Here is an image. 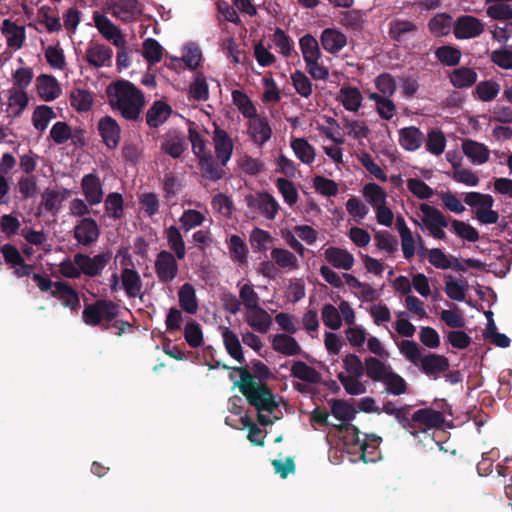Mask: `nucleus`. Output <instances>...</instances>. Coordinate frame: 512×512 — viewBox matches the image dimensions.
I'll list each match as a JSON object with an SVG mask.
<instances>
[{
  "instance_id": "nucleus-1",
  "label": "nucleus",
  "mask_w": 512,
  "mask_h": 512,
  "mask_svg": "<svg viewBox=\"0 0 512 512\" xmlns=\"http://www.w3.org/2000/svg\"><path fill=\"white\" fill-rule=\"evenodd\" d=\"M106 95L112 109L119 111L123 118L130 121L140 118L145 100L133 83L124 79L113 81L107 86Z\"/></svg>"
},
{
  "instance_id": "nucleus-2",
  "label": "nucleus",
  "mask_w": 512,
  "mask_h": 512,
  "mask_svg": "<svg viewBox=\"0 0 512 512\" xmlns=\"http://www.w3.org/2000/svg\"><path fill=\"white\" fill-rule=\"evenodd\" d=\"M233 369L240 374V380H234V386L238 387L240 393L257 412L273 413L278 408L275 395L267 384L257 383L247 367Z\"/></svg>"
},
{
  "instance_id": "nucleus-3",
  "label": "nucleus",
  "mask_w": 512,
  "mask_h": 512,
  "mask_svg": "<svg viewBox=\"0 0 512 512\" xmlns=\"http://www.w3.org/2000/svg\"><path fill=\"white\" fill-rule=\"evenodd\" d=\"M119 313V306L111 300L99 299L87 304L82 312V320L89 326H98L102 321L111 322Z\"/></svg>"
},
{
  "instance_id": "nucleus-4",
  "label": "nucleus",
  "mask_w": 512,
  "mask_h": 512,
  "mask_svg": "<svg viewBox=\"0 0 512 512\" xmlns=\"http://www.w3.org/2000/svg\"><path fill=\"white\" fill-rule=\"evenodd\" d=\"M244 200L252 212H257L268 220H274L280 209L277 200L265 191L250 193L245 196Z\"/></svg>"
},
{
  "instance_id": "nucleus-5",
  "label": "nucleus",
  "mask_w": 512,
  "mask_h": 512,
  "mask_svg": "<svg viewBox=\"0 0 512 512\" xmlns=\"http://www.w3.org/2000/svg\"><path fill=\"white\" fill-rule=\"evenodd\" d=\"M420 211L423 213L422 222L430 234L435 239L445 240L444 228L449 225L446 216L439 209L427 203L420 204Z\"/></svg>"
},
{
  "instance_id": "nucleus-6",
  "label": "nucleus",
  "mask_w": 512,
  "mask_h": 512,
  "mask_svg": "<svg viewBox=\"0 0 512 512\" xmlns=\"http://www.w3.org/2000/svg\"><path fill=\"white\" fill-rule=\"evenodd\" d=\"M111 252H102L93 257L84 253L75 254V264L79 267L81 274L88 277L99 276L111 259Z\"/></svg>"
},
{
  "instance_id": "nucleus-7",
  "label": "nucleus",
  "mask_w": 512,
  "mask_h": 512,
  "mask_svg": "<svg viewBox=\"0 0 512 512\" xmlns=\"http://www.w3.org/2000/svg\"><path fill=\"white\" fill-rule=\"evenodd\" d=\"M107 10L123 22H132L141 16L143 6L138 0H108Z\"/></svg>"
},
{
  "instance_id": "nucleus-8",
  "label": "nucleus",
  "mask_w": 512,
  "mask_h": 512,
  "mask_svg": "<svg viewBox=\"0 0 512 512\" xmlns=\"http://www.w3.org/2000/svg\"><path fill=\"white\" fill-rule=\"evenodd\" d=\"M155 272L161 283L173 281L178 274L176 257L169 251H160L155 261Z\"/></svg>"
},
{
  "instance_id": "nucleus-9",
  "label": "nucleus",
  "mask_w": 512,
  "mask_h": 512,
  "mask_svg": "<svg viewBox=\"0 0 512 512\" xmlns=\"http://www.w3.org/2000/svg\"><path fill=\"white\" fill-rule=\"evenodd\" d=\"M99 236V226L93 218L84 217L74 227V238L83 246L92 245Z\"/></svg>"
},
{
  "instance_id": "nucleus-10",
  "label": "nucleus",
  "mask_w": 512,
  "mask_h": 512,
  "mask_svg": "<svg viewBox=\"0 0 512 512\" xmlns=\"http://www.w3.org/2000/svg\"><path fill=\"white\" fill-rule=\"evenodd\" d=\"M484 31L483 23L470 15L460 16L454 24V35L457 39H469L479 36Z\"/></svg>"
},
{
  "instance_id": "nucleus-11",
  "label": "nucleus",
  "mask_w": 512,
  "mask_h": 512,
  "mask_svg": "<svg viewBox=\"0 0 512 512\" xmlns=\"http://www.w3.org/2000/svg\"><path fill=\"white\" fill-rule=\"evenodd\" d=\"M98 131L109 149H116L121 138V128L111 116H104L98 122Z\"/></svg>"
},
{
  "instance_id": "nucleus-12",
  "label": "nucleus",
  "mask_w": 512,
  "mask_h": 512,
  "mask_svg": "<svg viewBox=\"0 0 512 512\" xmlns=\"http://www.w3.org/2000/svg\"><path fill=\"white\" fill-rule=\"evenodd\" d=\"M81 189L89 205L93 206L102 202L104 192L98 175L94 173L84 175L81 180Z\"/></svg>"
},
{
  "instance_id": "nucleus-13",
  "label": "nucleus",
  "mask_w": 512,
  "mask_h": 512,
  "mask_svg": "<svg viewBox=\"0 0 512 512\" xmlns=\"http://www.w3.org/2000/svg\"><path fill=\"white\" fill-rule=\"evenodd\" d=\"M420 370L430 378L437 379L441 373L449 369V360L444 355L429 353L422 357Z\"/></svg>"
},
{
  "instance_id": "nucleus-14",
  "label": "nucleus",
  "mask_w": 512,
  "mask_h": 512,
  "mask_svg": "<svg viewBox=\"0 0 512 512\" xmlns=\"http://www.w3.org/2000/svg\"><path fill=\"white\" fill-rule=\"evenodd\" d=\"M95 26L98 31L107 39L112 41L113 45L117 48H123L126 40L121 33V30L112 23L105 15H94Z\"/></svg>"
},
{
  "instance_id": "nucleus-15",
  "label": "nucleus",
  "mask_w": 512,
  "mask_h": 512,
  "mask_svg": "<svg viewBox=\"0 0 512 512\" xmlns=\"http://www.w3.org/2000/svg\"><path fill=\"white\" fill-rule=\"evenodd\" d=\"M113 51L104 44L91 43L86 49L85 60L90 66L101 68L111 66Z\"/></svg>"
},
{
  "instance_id": "nucleus-16",
  "label": "nucleus",
  "mask_w": 512,
  "mask_h": 512,
  "mask_svg": "<svg viewBox=\"0 0 512 512\" xmlns=\"http://www.w3.org/2000/svg\"><path fill=\"white\" fill-rule=\"evenodd\" d=\"M412 421L415 423V429H438L442 427L445 419L440 411L432 408H422L413 413Z\"/></svg>"
},
{
  "instance_id": "nucleus-17",
  "label": "nucleus",
  "mask_w": 512,
  "mask_h": 512,
  "mask_svg": "<svg viewBox=\"0 0 512 512\" xmlns=\"http://www.w3.org/2000/svg\"><path fill=\"white\" fill-rule=\"evenodd\" d=\"M213 141L217 159L221 166H226L233 153V142L230 136L225 130L216 128Z\"/></svg>"
},
{
  "instance_id": "nucleus-18",
  "label": "nucleus",
  "mask_w": 512,
  "mask_h": 512,
  "mask_svg": "<svg viewBox=\"0 0 512 512\" xmlns=\"http://www.w3.org/2000/svg\"><path fill=\"white\" fill-rule=\"evenodd\" d=\"M245 321L252 329L263 334L267 333L272 325L271 316L260 305L245 310Z\"/></svg>"
},
{
  "instance_id": "nucleus-19",
  "label": "nucleus",
  "mask_w": 512,
  "mask_h": 512,
  "mask_svg": "<svg viewBox=\"0 0 512 512\" xmlns=\"http://www.w3.org/2000/svg\"><path fill=\"white\" fill-rule=\"evenodd\" d=\"M51 295L62 301V304L72 311H77L80 308V299L77 291L66 282H55Z\"/></svg>"
},
{
  "instance_id": "nucleus-20",
  "label": "nucleus",
  "mask_w": 512,
  "mask_h": 512,
  "mask_svg": "<svg viewBox=\"0 0 512 512\" xmlns=\"http://www.w3.org/2000/svg\"><path fill=\"white\" fill-rule=\"evenodd\" d=\"M417 30V25L410 20L394 19L389 23L388 34L392 40L402 43L413 37Z\"/></svg>"
},
{
  "instance_id": "nucleus-21",
  "label": "nucleus",
  "mask_w": 512,
  "mask_h": 512,
  "mask_svg": "<svg viewBox=\"0 0 512 512\" xmlns=\"http://www.w3.org/2000/svg\"><path fill=\"white\" fill-rule=\"evenodd\" d=\"M320 41L323 49L330 54H337L347 45L346 35L335 28L324 29Z\"/></svg>"
},
{
  "instance_id": "nucleus-22",
  "label": "nucleus",
  "mask_w": 512,
  "mask_h": 512,
  "mask_svg": "<svg viewBox=\"0 0 512 512\" xmlns=\"http://www.w3.org/2000/svg\"><path fill=\"white\" fill-rule=\"evenodd\" d=\"M37 92L42 100L49 102L59 97L61 87L54 76L42 74L37 77Z\"/></svg>"
},
{
  "instance_id": "nucleus-23",
  "label": "nucleus",
  "mask_w": 512,
  "mask_h": 512,
  "mask_svg": "<svg viewBox=\"0 0 512 512\" xmlns=\"http://www.w3.org/2000/svg\"><path fill=\"white\" fill-rule=\"evenodd\" d=\"M2 33L7 40V46L14 49H20L26 40V31L24 26H19L10 19H5L1 27Z\"/></svg>"
},
{
  "instance_id": "nucleus-24",
  "label": "nucleus",
  "mask_w": 512,
  "mask_h": 512,
  "mask_svg": "<svg viewBox=\"0 0 512 512\" xmlns=\"http://www.w3.org/2000/svg\"><path fill=\"white\" fill-rule=\"evenodd\" d=\"M364 373L373 382H382L386 374L392 369L391 365L386 361H382L379 357L368 356L364 360Z\"/></svg>"
},
{
  "instance_id": "nucleus-25",
  "label": "nucleus",
  "mask_w": 512,
  "mask_h": 512,
  "mask_svg": "<svg viewBox=\"0 0 512 512\" xmlns=\"http://www.w3.org/2000/svg\"><path fill=\"white\" fill-rule=\"evenodd\" d=\"M337 100L346 110L357 112L362 105L363 96L357 87L342 86L339 90Z\"/></svg>"
},
{
  "instance_id": "nucleus-26",
  "label": "nucleus",
  "mask_w": 512,
  "mask_h": 512,
  "mask_svg": "<svg viewBox=\"0 0 512 512\" xmlns=\"http://www.w3.org/2000/svg\"><path fill=\"white\" fill-rule=\"evenodd\" d=\"M325 259L335 268L350 270L354 264L353 255L347 250L338 247H329L325 250Z\"/></svg>"
},
{
  "instance_id": "nucleus-27",
  "label": "nucleus",
  "mask_w": 512,
  "mask_h": 512,
  "mask_svg": "<svg viewBox=\"0 0 512 512\" xmlns=\"http://www.w3.org/2000/svg\"><path fill=\"white\" fill-rule=\"evenodd\" d=\"M272 347L276 352L285 356L298 355L302 351L296 339L285 333L276 334L273 336Z\"/></svg>"
},
{
  "instance_id": "nucleus-28",
  "label": "nucleus",
  "mask_w": 512,
  "mask_h": 512,
  "mask_svg": "<svg viewBox=\"0 0 512 512\" xmlns=\"http://www.w3.org/2000/svg\"><path fill=\"white\" fill-rule=\"evenodd\" d=\"M172 112L171 107L163 101H155L146 112V122L151 128H158L169 117Z\"/></svg>"
},
{
  "instance_id": "nucleus-29",
  "label": "nucleus",
  "mask_w": 512,
  "mask_h": 512,
  "mask_svg": "<svg viewBox=\"0 0 512 512\" xmlns=\"http://www.w3.org/2000/svg\"><path fill=\"white\" fill-rule=\"evenodd\" d=\"M424 141V134L415 126L399 130V143L407 151L419 149Z\"/></svg>"
},
{
  "instance_id": "nucleus-30",
  "label": "nucleus",
  "mask_w": 512,
  "mask_h": 512,
  "mask_svg": "<svg viewBox=\"0 0 512 512\" xmlns=\"http://www.w3.org/2000/svg\"><path fill=\"white\" fill-rule=\"evenodd\" d=\"M478 79L477 72L469 67H459L449 74L451 84L458 89L472 87Z\"/></svg>"
},
{
  "instance_id": "nucleus-31",
  "label": "nucleus",
  "mask_w": 512,
  "mask_h": 512,
  "mask_svg": "<svg viewBox=\"0 0 512 512\" xmlns=\"http://www.w3.org/2000/svg\"><path fill=\"white\" fill-rule=\"evenodd\" d=\"M220 329L222 331L221 335L227 353L240 364L245 363L242 346L238 336L228 327L220 326Z\"/></svg>"
},
{
  "instance_id": "nucleus-32",
  "label": "nucleus",
  "mask_w": 512,
  "mask_h": 512,
  "mask_svg": "<svg viewBox=\"0 0 512 512\" xmlns=\"http://www.w3.org/2000/svg\"><path fill=\"white\" fill-rule=\"evenodd\" d=\"M121 282L128 297L135 298L141 294L142 280L136 270L123 268L121 271Z\"/></svg>"
},
{
  "instance_id": "nucleus-33",
  "label": "nucleus",
  "mask_w": 512,
  "mask_h": 512,
  "mask_svg": "<svg viewBox=\"0 0 512 512\" xmlns=\"http://www.w3.org/2000/svg\"><path fill=\"white\" fill-rule=\"evenodd\" d=\"M299 47L306 64H313L312 60L321 58L318 41L312 34H305L299 39Z\"/></svg>"
},
{
  "instance_id": "nucleus-34",
  "label": "nucleus",
  "mask_w": 512,
  "mask_h": 512,
  "mask_svg": "<svg viewBox=\"0 0 512 512\" xmlns=\"http://www.w3.org/2000/svg\"><path fill=\"white\" fill-rule=\"evenodd\" d=\"M463 153L477 164H483L489 159V150L481 143L473 140H465L462 143Z\"/></svg>"
},
{
  "instance_id": "nucleus-35",
  "label": "nucleus",
  "mask_w": 512,
  "mask_h": 512,
  "mask_svg": "<svg viewBox=\"0 0 512 512\" xmlns=\"http://www.w3.org/2000/svg\"><path fill=\"white\" fill-rule=\"evenodd\" d=\"M179 305L180 307L189 314H195L198 310V301L196 292L192 284H183L179 291Z\"/></svg>"
},
{
  "instance_id": "nucleus-36",
  "label": "nucleus",
  "mask_w": 512,
  "mask_h": 512,
  "mask_svg": "<svg viewBox=\"0 0 512 512\" xmlns=\"http://www.w3.org/2000/svg\"><path fill=\"white\" fill-rule=\"evenodd\" d=\"M291 376L312 384H318L321 381V374L303 361L294 362L291 367Z\"/></svg>"
},
{
  "instance_id": "nucleus-37",
  "label": "nucleus",
  "mask_w": 512,
  "mask_h": 512,
  "mask_svg": "<svg viewBox=\"0 0 512 512\" xmlns=\"http://www.w3.org/2000/svg\"><path fill=\"white\" fill-rule=\"evenodd\" d=\"M369 100L375 102V110L384 120H390L396 113V105L390 97H384L376 92L368 95Z\"/></svg>"
},
{
  "instance_id": "nucleus-38",
  "label": "nucleus",
  "mask_w": 512,
  "mask_h": 512,
  "mask_svg": "<svg viewBox=\"0 0 512 512\" xmlns=\"http://www.w3.org/2000/svg\"><path fill=\"white\" fill-rule=\"evenodd\" d=\"M381 383L384 384L386 392L391 395L399 396L405 394L408 390L406 380L393 369L386 374Z\"/></svg>"
},
{
  "instance_id": "nucleus-39",
  "label": "nucleus",
  "mask_w": 512,
  "mask_h": 512,
  "mask_svg": "<svg viewBox=\"0 0 512 512\" xmlns=\"http://www.w3.org/2000/svg\"><path fill=\"white\" fill-rule=\"evenodd\" d=\"M187 149L185 138L182 135H168L167 138L161 143V150L176 159L181 157Z\"/></svg>"
},
{
  "instance_id": "nucleus-40",
  "label": "nucleus",
  "mask_w": 512,
  "mask_h": 512,
  "mask_svg": "<svg viewBox=\"0 0 512 512\" xmlns=\"http://www.w3.org/2000/svg\"><path fill=\"white\" fill-rule=\"evenodd\" d=\"M231 259L239 265L247 263L248 247L245 241L238 235H232L228 242Z\"/></svg>"
},
{
  "instance_id": "nucleus-41",
  "label": "nucleus",
  "mask_w": 512,
  "mask_h": 512,
  "mask_svg": "<svg viewBox=\"0 0 512 512\" xmlns=\"http://www.w3.org/2000/svg\"><path fill=\"white\" fill-rule=\"evenodd\" d=\"M165 235L170 249L179 260H182L185 257L186 250L180 230L172 225L165 230Z\"/></svg>"
},
{
  "instance_id": "nucleus-42",
  "label": "nucleus",
  "mask_w": 512,
  "mask_h": 512,
  "mask_svg": "<svg viewBox=\"0 0 512 512\" xmlns=\"http://www.w3.org/2000/svg\"><path fill=\"white\" fill-rule=\"evenodd\" d=\"M291 148L301 162L311 164L315 160V149L306 139H293L291 141Z\"/></svg>"
},
{
  "instance_id": "nucleus-43",
  "label": "nucleus",
  "mask_w": 512,
  "mask_h": 512,
  "mask_svg": "<svg viewBox=\"0 0 512 512\" xmlns=\"http://www.w3.org/2000/svg\"><path fill=\"white\" fill-rule=\"evenodd\" d=\"M273 42L275 46L279 49V53L288 58L295 53L298 56L297 52L294 49V41L293 39L281 28H276L273 33Z\"/></svg>"
},
{
  "instance_id": "nucleus-44",
  "label": "nucleus",
  "mask_w": 512,
  "mask_h": 512,
  "mask_svg": "<svg viewBox=\"0 0 512 512\" xmlns=\"http://www.w3.org/2000/svg\"><path fill=\"white\" fill-rule=\"evenodd\" d=\"M249 131L254 142L258 143L259 145L266 143L272 135V130L267 120L264 118L253 120L250 123Z\"/></svg>"
},
{
  "instance_id": "nucleus-45",
  "label": "nucleus",
  "mask_w": 512,
  "mask_h": 512,
  "mask_svg": "<svg viewBox=\"0 0 512 512\" xmlns=\"http://www.w3.org/2000/svg\"><path fill=\"white\" fill-rule=\"evenodd\" d=\"M271 258L275 264L282 269L295 270L298 268L297 257L287 249L273 248L271 251Z\"/></svg>"
},
{
  "instance_id": "nucleus-46",
  "label": "nucleus",
  "mask_w": 512,
  "mask_h": 512,
  "mask_svg": "<svg viewBox=\"0 0 512 512\" xmlns=\"http://www.w3.org/2000/svg\"><path fill=\"white\" fill-rule=\"evenodd\" d=\"M70 103L78 112H86L89 111L93 105V96L85 89L75 88L71 91Z\"/></svg>"
},
{
  "instance_id": "nucleus-47",
  "label": "nucleus",
  "mask_w": 512,
  "mask_h": 512,
  "mask_svg": "<svg viewBox=\"0 0 512 512\" xmlns=\"http://www.w3.org/2000/svg\"><path fill=\"white\" fill-rule=\"evenodd\" d=\"M343 129L346 130V134L354 139L361 140L368 138L370 135V129L366 122L363 120H351L347 117L342 119Z\"/></svg>"
},
{
  "instance_id": "nucleus-48",
  "label": "nucleus",
  "mask_w": 512,
  "mask_h": 512,
  "mask_svg": "<svg viewBox=\"0 0 512 512\" xmlns=\"http://www.w3.org/2000/svg\"><path fill=\"white\" fill-rule=\"evenodd\" d=\"M435 57L445 66H456L461 60V52L451 45H443L435 50Z\"/></svg>"
},
{
  "instance_id": "nucleus-49",
  "label": "nucleus",
  "mask_w": 512,
  "mask_h": 512,
  "mask_svg": "<svg viewBox=\"0 0 512 512\" xmlns=\"http://www.w3.org/2000/svg\"><path fill=\"white\" fill-rule=\"evenodd\" d=\"M452 26V17L446 13H440L435 15L428 22L429 30L435 36L447 35Z\"/></svg>"
},
{
  "instance_id": "nucleus-50",
  "label": "nucleus",
  "mask_w": 512,
  "mask_h": 512,
  "mask_svg": "<svg viewBox=\"0 0 512 512\" xmlns=\"http://www.w3.org/2000/svg\"><path fill=\"white\" fill-rule=\"evenodd\" d=\"M331 413L340 421H351L355 418L357 411L347 401L334 399L331 404Z\"/></svg>"
},
{
  "instance_id": "nucleus-51",
  "label": "nucleus",
  "mask_w": 512,
  "mask_h": 512,
  "mask_svg": "<svg viewBox=\"0 0 512 512\" xmlns=\"http://www.w3.org/2000/svg\"><path fill=\"white\" fill-rule=\"evenodd\" d=\"M374 240L377 248L384 250L389 255L394 254L398 250V240L396 236L387 230L376 231Z\"/></svg>"
},
{
  "instance_id": "nucleus-52",
  "label": "nucleus",
  "mask_w": 512,
  "mask_h": 512,
  "mask_svg": "<svg viewBox=\"0 0 512 512\" xmlns=\"http://www.w3.org/2000/svg\"><path fill=\"white\" fill-rule=\"evenodd\" d=\"M199 167L202 175L212 181H218L224 177L223 168L213 160L212 155L201 158L199 160Z\"/></svg>"
},
{
  "instance_id": "nucleus-53",
  "label": "nucleus",
  "mask_w": 512,
  "mask_h": 512,
  "mask_svg": "<svg viewBox=\"0 0 512 512\" xmlns=\"http://www.w3.org/2000/svg\"><path fill=\"white\" fill-rule=\"evenodd\" d=\"M500 91V85L493 80L479 82L474 90V94L483 102H489L496 98Z\"/></svg>"
},
{
  "instance_id": "nucleus-54",
  "label": "nucleus",
  "mask_w": 512,
  "mask_h": 512,
  "mask_svg": "<svg viewBox=\"0 0 512 512\" xmlns=\"http://www.w3.org/2000/svg\"><path fill=\"white\" fill-rule=\"evenodd\" d=\"M142 55L149 64H156L162 59L163 47L156 39L147 38L143 42Z\"/></svg>"
},
{
  "instance_id": "nucleus-55",
  "label": "nucleus",
  "mask_w": 512,
  "mask_h": 512,
  "mask_svg": "<svg viewBox=\"0 0 512 512\" xmlns=\"http://www.w3.org/2000/svg\"><path fill=\"white\" fill-rule=\"evenodd\" d=\"M276 187L281 193L286 204L292 207L297 203L299 195L292 181L287 178H278L276 180Z\"/></svg>"
},
{
  "instance_id": "nucleus-56",
  "label": "nucleus",
  "mask_w": 512,
  "mask_h": 512,
  "mask_svg": "<svg viewBox=\"0 0 512 512\" xmlns=\"http://www.w3.org/2000/svg\"><path fill=\"white\" fill-rule=\"evenodd\" d=\"M105 210L106 213L114 219L122 218L124 213V200L122 195L118 192L109 193L105 199Z\"/></svg>"
},
{
  "instance_id": "nucleus-57",
  "label": "nucleus",
  "mask_w": 512,
  "mask_h": 512,
  "mask_svg": "<svg viewBox=\"0 0 512 512\" xmlns=\"http://www.w3.org/2000/svg\"><path fill=\"white\" fill-rule=\"evenodd\" d=\"M375 87L379 91L378 94L384 97H391L397 90L395 78L387 72L379 74L374 80Z\"/></svg>"
},
{
  "instance_id": "nucleus-58",
  "label": "nucleus",
  "mask_w": 512,
  "mask_h": 512,
  "mask_svg": "<svg viewBox=\"0 0 512 512\" xmlns=\"http://www.w3.org/2000/svg\"><path fill=\"white\" fill-rule=\"evenodd\" d=\"M231 95L233 103L246 118H252L255 116L256 108L245 92L241 90H233Z\"/></svg>"
},
{
  "instance_id": "nucleus-59",
  "label": "nucleus",
  "mask_w": 512,
  "mask_h": 512,
  "mask_svg": "<svg viewBox=\"0 0 512 512\" xmlns=\"http://www.w3.org/2000/svg\"><path fill=\"white\" fill-rule=\"evenodd\" d=\"M363 195L374 208L386 203V192L376 183L366 184L363 188Z\"/></svg>"
},
{
  "instance_id": "nucleus-60",
  "label": "nucleus",
  "mask_w": 512,
  "mask_h": 512,
  "mask_svg": "<svg viewBox=\"0 0 512 512\" xmlns=\"http://www.w3.org/2000/svg\"><path fill=\"white\" fill-rule=\"evenodd\" d=\"M55 117V113L52 108L46 105L37 106L32 115V122L34 127L43 132L50 120Z\"/></svg>"
},
{
  "instance_id": "nucleus-61",
  "label": "nucleus",
  "mask_w": 512,
  "mask_h": 512,
  "mask_svg": "<svg viewBox=\"0 0 512 512\" xmlns=\"http://www.w3.org/2000/svg\"><path fill=\"white\" fill-rule=\"evenodd\" d=\"M273 242L271 234L261 228H254L250 234V243L254 251L263 252L268 249V245Z\"/></svg>"
},
{
  "instance_id": "nucleus-62",
  "label": "nucleus",
  "mask_w": 512,
  "mask_h": 512,
  "mask_svg": "<svg viewBox=\"0 0 512 512\" xmlns=\"http://www.w3.org/2000/svg\"><path fill=\"white\" fill-rule=\"evenodd\" d=\"M188 133L189 140L192 145V151L198 160L210 156L211 153L207 149L206 141L203 136L195 128L192 127H189Z\"/></svg>"
},
{
  "instance_id": "nucleus-63",
  "label": "nucleus",
  "mask_w": 512,
  "mask_h": 512,
  "mask_svg": "<svg viewBox=\"0 0 512 512\" xmlns=\"http://www.w3.org/2000/svg\"><path fill=\"white\" fill-rule=\"evenodd\" d=\"M451 227L452 231L462 239L469 242H476L479 240V232L468 223L454 219L451 221Z\"/></svg>"
},
{
  "instance_id": "nucleus-64",
  "label": "nucleus",
  "mask_w": 512,
  "mask_h": 512,
  "mask_svg": "<svg viewBox=\"0 0 512 512\" xmlns=\"http://www.w3.org/2000/svg\"><path fill=\"white\" fill-rule=\"evenodd\" d=\"M292 84L296 90V92L304 97L308 98L312 94V82L306 76V74L300 70H296L291 74Z\"/></svg>"
}]
</instances>
